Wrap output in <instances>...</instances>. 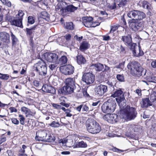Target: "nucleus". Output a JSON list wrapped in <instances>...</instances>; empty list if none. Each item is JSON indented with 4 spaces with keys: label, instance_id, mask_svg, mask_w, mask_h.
<instances>
[{
    "label": "nucleus",
    "instance_id": "f257e3e1",
    "mask_svg": "<svg viewBox=\"0 0 156 156\" xmlns=\"http://www.w3.org/2000/svg\"><path fill=\"white\" fill-rule=\"evenodd\" d=\"M65 85L58 90V93L62 95L71 94L74 92V90L78 85L76 83L75 79L74 78H69L65 81Z\"/></svg>",
    "mask_w": 156,
    "mask_h": 156
},
{
    "label": "nucleus",
    "instance_id": "f03ea898",
    "mask_svg": "<svg viewBox=\"0 0 156 156\" xmlns=\"http://www.w3.org/2000/svg\"><path fill=\"white\" fill-rule=\"evenodd\" d=\"M137 114L136 108L128 105L120 111L121 117L127 120L134 119L137 116Z\"/></svg>",
    "mask_w": 156,
    "mask_h": 156
},
{
    "label": "nucleus",
    "instance_id": "7ed1b4c3",
    "mask_svg": "<svg viewBox=\"0 0 156 156\" xmlns=\"http://www.w3.org/2000/svg\"><path fill=\"white\" fill-rule=\"evenodd\" d=\"M127 68L131 70L132 73L134 72V75H136L138 77L144 76L146 73V70L143 68L140 64L137 61H133L129 63Z\"/></svg>",
    "mask_w": 156,
    "mask_h": 156
},
{
    "label": "nucleus",
    "instance_id": "20e7f679",
    "mask_svg": "<svg viewBox=\"0 0 156 156\" xmlns=\"http://www.w3.org/2000/svg\"><path fill=\"white\" fill-rule=\"evenodd\" d=\"M86 126L88 131L93 134L99 133L101 130L99 124L94 119L87 120L86 121Z\"/></svg>",
    "mask_w": 156,
    "mask_h": 156
},
{
    "label": "nucleus",
    "instance_id": "39448f33",
    "mask_svg": "<svg viewBox=\"0 0 156 156\" xmlns=\"http://www.w3.org/2000/svg\"><path fill=\"white\" fill-rule=\"evenodd\" d=\"M116 106V103L115 101L109 100L104 103L101 109L103 113L108 114L114 112Z\"/></svg>",
    "mask_w": 156,
    "mask_h": 156
},
{
    "label": "nucleus",
    "instance_id": "423d86ee",
    "mask_svg": "<svg viewBox=\"0 0 156 156\" xmlns=\"http://www.w3.org/2000/svg\"><path fill=\"white\" fill-rule=\"evenodd\" d=\"M34 70L39 75L45 76L47 73L45 63L42 60L39 61L34 66Z\"/></svg>",
    "mask_w": 156,
    "mask_h": 156
},
{
    "label": "nucleus",
    "instance_id": "0eeeda50",
    "mask_svg": "<svg viewBox=\"0 0 156 156\" xmlns=\"http://www.w3.org/2000/svg\"><path fill=\"white\" fill-rule=\"evenodd\" d=\"M113 90V92L111 96L113 98L117 97L116 98V101L117 103L119 104H122V103H125V102L126 101L124 96L123 92L121 89H115Z\"/></svg>",
    "mask_w": 156,
    "mask_h": 156
},
{
    "label": "nucleus",
    "instance_id": "6e6552de",
    "mask_svg": "<svg viewBox=\"0 0 156 156\" xmlns=\"http://www.w3.org/2000/svg\"><path fill=\"white\" fill-rule=\"evenodd\" d=\"M132 29L136 31L138 30H141L144 27V23L143 21H138L132 20L129 25Z\"/></svg>",
    "mask_w": 156,
    "mask_h": 156
},
{
    "label": "nucleus",
    "instance_id": "1a4fd4ad",
    "mask_svg": "<svg viewBox=\"0 0 156 156\" xmlns=\"http://www.w3.org/2000/svg\"><path fill=\"white\" fill-rule=\"evenodd\" d=\"M82 80L87 85H90L94 81L95 76L91 73H85L83 75Z\"/></svg>",
    "mask_w": 156,
    "mask_h": 156
},
{
    "label": "nucleus",
    "instance_id": "9d476101",
    "mask_svg": "<svg viewBox=\"0 0 156 156\" xmlns=\"http://www.w3.org/2000/svg\"><path fill=\"white\" fill-rule=\"evenodd\" d=\"M95 95L97 97H101L104 95L108 91L107 86L100 84L96 86L95 89Z\"/></svg>",
    "mask_w": 156,
    "mask_h": 156
},
{
    "label": "nucleus",
    "instance_id": "9b49d317",
    "mask_svg": "<svg viewBox=\"0 0 156 156\" xmlns=\"http://www.w3.org/2000/svg\"><path fill=\"white\" fill-rule=\"evenodd\" d=\"M46 60L50 62L56 63L58 62V56L55 53H46L44 55Z\"/></svg>",
    "mask_w": 156,
    "mask_h": 156
},
{
    "label": "nucleus",
    "instance_id": "f8f14e48",
    "mask_svg": "<svg viewBox=\"0 0 156 156\" xmlns=\"http://www.w3.org/2000/svg\"><path fill=\"white\" fill-rule=\"evenodd\" d=\"M60 70L62 74L65 75H70L74 71V67L70 65L64 66L61 67Z\"/></svg>",
    "mask_w": 156,
    "mask_h": 156
},
{
    "label": "nucleus",
    "instance_id": "ddd939ff",
    "mask_svg": "<svg viewBox=\"0 0 156 156\" xmlns=\"http://www.w3.org/2000/svg\"><path fill=\"white\" fill-rule=\"evenodd\" d=\"M105 119L108 122L112 124L115 123L118 121V115L115 114L106 115Z\"/></svg>",
    "mask_w": 156,
    "mask_h": 156
},
{
    "label": "nucleus",
    "instance_id": "4468645a",
    "mask_svg": "<svg viewBox=\"0 0 156 156\" xmlns=\"http://www.w3.org/2000/svg\"><path fill=\"white\" fill-rule=\"evenodd\" d=\"M42 90L48 93L51 94H55V90L54 87L50 85L45 84L44 85L42 88Z\"/></svg>",
    "mask_w": 156,
    "mask_h": 156
},
{
    "label": "nucleus",
    "instance_id": "2eb2a0df",
    "mask_svg": "<svg viewBox=\"0 0 156 156\" xmlns=\"http://www.w3.org/2000/svg\"><path fill=\"white\" fill-rule=\"evenodd\" d=\"M1 40L3 42L8 43L10 42L9 34L5 32L0 33Z\"/></svg>",
    "mask_w": 156,
    "mask_h": 156
},
{
    "label": "nucleus",
    "instance_id": "dca6fc26",
    "mask_svg": "<svg viewBox=\"0 0 156 156\" xmlns=\"http://www.w3.org/2000/svg\"><path fill=\"white\" fill-rule=\"evenodd\" d=\"M132 53L134 57H137L142 56L144 54L140 44L138 45L136 49L132 52Z\"/></svg>",
    "mask_w": 156,
    "mask_h": 156
},
{
    "label": "nucleus",
    "instance_id": "f3484780",
    "mask_svg": "<svg viewBox=\"0 0 156 156\" xmlns=\"http://www.w3.org/2000/svg\"><path fill=\"white\" fill-rule=\"evenodd\" d=\"M121 40L126 46L130 45V43L132 42L131 37L129 34L122 36Z\"/></svg>",
    "mask_w": 156,
    "mask_h": 156
},
{
    "label": "nucleus",
    "instance_id": "a211bd4d",
    "mask_svg": "<svg viewBox=\"0 0 156 156\" xmlns=\"http://www.w3.org/2000/svg\"><path fill=\"white\" fill-rule=\"evenodd\" d=\"M151 106H152V103L149 98H144L142 99L141 106L142 108H147Z\"/></svg>",
    "mask_w": 156,
    "mask_h": 156
},
{
    "label": "nucleus",
    "instance_id": "6ab92c4d",
    "mask_svg": "<svg viewBox=\"0 0 156 156\" xmlns=\"http://www.w3.org/2000/svg\"><path fill=\"white\" fill-rule=\"evenodd\" d=\"M11 24L14 25L16 26L19 27L21 28H23L22 20H20L16 17L15 18H14L12 21H11Z\"/></svg>",
    "mask_w": 156,
    "mask_h": 156
},
{
    "label": "nucleus",
    "instance_id": "aec40b11",
    "mask_svg": "<svg viewBox=\"0 0 156 156\" xmlns=\"http://www.w3.org/2000/svg\"><path fill=\"white\" fill-rule=\"evenodd\" d=\"M73 148H85L87 147V143L83 141L82 140L80 142H76L74 143L73 146Z\"/></svg>",
    "mask_w": 156,
    "mask_h": 156
},
{
    "label": "nucleus",
    "instance_id": "412c9836",
    "mask_svg": "<svg viewBox=\"0 0 156 156\" xmlns=\"http://www.w3.org/2000/svg\"><path fill=\"white\" fill-rule=\"evenodd\" d=\"M78 8V7L74 6L73 5H67L65 9H63V11L65 12H73L76 10Z\"/></svg>",
    "mask_w": 156,
    "mask_h": 156
},
{
    "label": "nucleus",
    "instance_id": "4be33fe9",
    "mask_svg": "<svg viewBox=\"0 0 156 156\" xmlns=\"http://www.w3.org/2000/svg\"><path fill=\"white\" fill-rule=\"evenodd\" d=\"M40 140H43V141L48 142H53L55 140V137L53 136H52L50 134H48L46 136L41 137Z\"/></svg>",
    "mask_w": 156,
    "mask_h": 156
},
{
    "label": "nucleus",
    "instance_id": "5701e85b",
    "mask_svg": "<svg viewBox=\"0 0 156 156\" xmlns=\"http://www.w3.org/2000/svg\"><path fill=\"white\" fill-rule=\"evenodd\" d=\"M90 67L91 68L95 69L96 71L98 72L102 71L104 69L103 65L100 63H92Z\"/></svg>",
    "mask_w": 156,
    "mask_h": 156
},
{
    "label": "nucleus",
    "instance_id": "b1692460",
    "mask_svg": "<svg viewBox=\"0 0 156 156\" xmlns=\"http://www.w3.org/2000/svg\"><path fill=\"white\" fill-rule=\"evenodd\" d=\"M137 12H138V10H133L130 11L127 13V16L132 19V20H136L137 18Z\"/></svg>",
    "mask_w": 156,
    "mask_h": 156
},
{
    "label": "nucleus",
    "instance_id": "393cba45",
    "mask_svg": "<svg viewBox=\"0 0 156 156\" xmlns=\"http://www.w3.org/2000/svg\"><path fill=\"white\" fill-rule=\"evenodd\" d=\"M89 45V44L87 42L83 41L80 45V49L81 51H84L88 48Z\"/></svg>",
    "mask_w": 156,
    "mask_h": 156
},
{
    "label": "nucleus",
    "instance_id": "a878e982",
    "mask_svg": "<svg viewBox=\"0 0 156 156\" xmlns=\"http://www.w3.org/2000/svg\"><path fill=\"white\" fill-rule=\"evenodd\" d=\"M37 27V25L34 26L31 28H26L27 35V36H29L30 38L31 37H33V32L34 30H35L36 27Z\"/></svg>",
    "mask_w": 156,
    "mask_h": 156
},
{
    "label": "nucleus",
    "instance_id": "bb28decb",
    "mask_svg": "<svg viewBox=\"0 0 156 156\" xmlns=\"http://www.w3.org/2000/svg\"><path fill=\"white\" fill-rule=\"evenodd\" d=\"M77 61L79 65L84 64L86 62L85 58L81 55H78L76 57Z\"/></svg>",
    "mask_w": 156,
    "mask_h": 156
},
{
    "label": "nucleus",
    "instance_id": "cd10ccee",
    "mask_svg": "<svg viewBox=\"0 0 156 156\" xmlns=\"http://www.w3.org/2000/svg\"><path fill=\"white\" fill-rule=\"evenodd\" d=\"M137 18H136V20H143L146 17L145 14L143 12L140 10H138V12H137Z\"/></svg>",
    "mask_w": 156,
    "mask_h": 156
},
{
    "label": "nucleus",
    "instance_id": "c85d7f7f",
    "mask_svg": "<svg viewBox=\"0 0 156 156\" xmlns=\"http://www.w3.org/2000/svg\"><path fill=\"white\" fill-rule=\"evenodd\" d=\"M10 36L12 41V45L13 46L15 45L18 42V40L16 36L12 32H10Z\"/></svg>",
    "mask_w": 156,
    "mask_h": 156
},
{
    "label": "nucleus",
    "instance_id": "c756f323",
    "mask_svg": "<svg viewBox=\"0 0 156 156\" xmlns=\"http://www.w3.org/2000/svg\"><path fill=\"white\" fill-rule=\"evenodd\" d=\"M41 17L46 21H48L49 20V15L46 11H43L41 12Z\"/></svg>",
    "mask_w": 156,
    "mask_h": 156
},
{
    "label": "nucleus",
    "instance_id": "7c9ffc66",
    "mask_svg": "<svg viewBox=\"0 0 156 156\" xmlns=\"http://www.w3.org/2000/svg\"><path fill=\"white\" fill-rule=\"evenodd\" d=\"M46 130H43L41 131L40 132V135L39 136H38L36 135L35 137V139L38 141H43V140H40V137H41L44 136V137L46 136L47 133Z\"/></svg>",
    "mask_w": 156,
    "mask_h": 156
},
{
    "label": "nucleus",
    "instance_id": "2f4dec72",
    "mask_svg": "<svg viewBox=\"0 0 156 156\" xmlns=\"http://www.w3.org/2000/svg\"><path fill=\"white\" fill-rule=\"evenodd\" d=\"M127 46L129 47L132 52L135 51L137 47L136 44V43H133L132 42V43H130V45H128Z\"/></svg>",
    "mask_w": 156,
    "mask_h": 156
},
{
    "label": "nucleus",
    "instance_id": "473e14b6",
    "mask_svg": "<svg viewBox=\"0 0 156 156\" xmlns=\"http://www.w3.org/2000/svg\"><path fill=\"white\" fill-rule=\"evenodd\" d=\"M67 58L65 56H62L59 59V63L61 65H63L66 64L67 62Z\"/></svg>",
    "mask_w": 156,
    "mask_h": 156
},
{
    "label": "nucleus",
    "instance_id": "72a5a7b5",
    "mask_svg": "<svg viewBox=\"0 0 156 156\" xmlns=\"http://www.w3.org/2000/svg\"><path fill=\"white\" fill-rule=\"evenodd\" d=\"M150 4L147 1H144L142 2V6L145 9L149 10L150 9Z\"/></svg>",
    "mask_w": 156,
    "mask_h": 156
},
{
    "label": "nucleus",
    "instance_id": "f704fd0d",
    "mask_svg": "<svg viewBox=\"0 0 156 156\" xmlns=\"http://www.w3.org/2000/svg\"><path fill=\"white\" fill-rule=\"evenodd\" d=\"M49 125L52 127L58 128L60 126V124L58 122L53 121Z\"/></svg>",
    "mask_w": 156,
    "mask_h": 156
},
{
    "label": "nucleus",
    "instance_id": "c9c22d12",
    "mask_svg": "<svg viewBox=\"0 0 156 156\" xmlns=\"http://www.w3.org/2000/svg\"><path fill=\"white\" fill-rule=\"evenodd\" d=\"M152 75H147L145 78L146 80H142V81L146 83L147 85H149L148 82H150L152 80H151L152 76Z\"/></svg>",
    "mask_w": 156,
    "mask_h": 156
},
{
    "label": "nucleus",
    "instance_id": "e433bc0d",
    "mask_svg": "<svg viewBox=\"0 0 156 156\" xmlns=\"http://www.w3.org/2000/svg\"><path fill=\"white\" fill-rule=\"evenodd\" d=\"M66 28L69 30H73L74 28L73 24L72 22H67L66 23Z\"/></svg>",
    "mask_w": 156,
    "mask_h": 156
},
{
    "label": "nucleus",
    "instance_id": "4c0bfd02",
    "mask_svg": "<svg viewBox=\"0 0 156 156\" xmlns=\"http://www.w3.org/2000/svg\"><path fill=\"white\" fill-rule=\"evenodd\" d=\"M24 15V13L22 10H19V11L18 13L16 15V17L17 18H19L20 20H23V17Z\"/></svg>",
    "mask_w": 156,
    "mask_h": 156
},
{
    "label": "nucleus",
    "instance_id": "58836bf2",
    "mask_svg": "<svg viewBox=\"0 0 156 156\" xmlns=\"http://www.w3.org/2000/svg\"><path fill=\"white\" fill-rule=\"evenodd\" d=\"M129 0H122L120 2L118 5L119 7H122L125 6L129 2Z\"/></svg>",
    "mask_w": 156,
    "mask_h": 156
},
{
    "label": "nucleus",
    "instance_id": "ea45409f",
    "mask_svg": "<svg viewBox=\"0 0 156 156\" xmlns=\"http://www.w3.org/2000/svg\"><path fill=\"white\" fill-rule=\"evenodd\" d=\"M4 5L9 7H11L12 5L11 2L8 0H0Z\"/></svg>",
    "mask_w": 156,
    "mask_h": 156
},
{
    "label": "nucleus",
    "instance_id": "a19ab883",
    "mask_svg": "<svg viewBox=\"0 0 156 156\" xmlns=\"http://www.w3.org/2000/svg\"><path fill=\"white\" fill-rule=\"evenodd\" d=\"M124 63L121 62L118 65H116L114 69L117 68L118 69L119 71H121L123 69Z\"/></svg>",
    "mask_w": 156,
    "mask_h": 156
},
{
    "label": "nucleus",
    "instance_id": "79ce46f5",
    "mask_svg": "<svg viewBox=\"0 0 156 156\" xmlns=\"http://www.w3.org/2000/svg\"><path fill=\"white\" fill-rule=\"evenodd\" d=\"M119 27L118 25L111 26V30L110 33H113Z\"/></svg>",
    "mask_w": 156,
    "mask_h": 156
},
{
    "label": "nucleus",
    "instance_id": "37998d69",
    "mask_svg": "<svg viewBox=\"0 0 156 156\" xmlns=\"http://www.w3.org/2000/svg\"><path fill=\"white\" fill-rule=\"evenodd\" d=\"M28 22L29 23L32 24L35 22V18L32 16H29L28 17Z\"/></svg>",
    "mask_w": 156,
    "mask_h": 156
},
{
    "label": "nucleus",
    "instance_id": "c03bdc74",
    "mask_svg": "<svg viewBox=\"0 0 156 156\" xmlns=\"http://www.w3.org/2000/svg\"><path fill=\"white\" fill-rule=\"evenodd\" d=\"M107 84H108L111 89L113 90L115 89L114 87V85H115V83H113L112 81H108L107 82Z\"/></svg>",
    "mask_w": 156,
    "mask_h": 156
},
{
    "label": "nucleus",
    "instance_id": "a18cd8bd",
    "mask_svg": "<svg viewBox=\"0 0 156 156\" xmlns=\"http://www.w3.org/2000/svg\"><path fill=\"white\" fill-rule=\"evenodd\" d=\"M116 78L119 81L122 82L124 81V76L122 75L117 74L116 76Z\"/></svg>",
    "mask_w": 156,
    "mask_h": 156
},
{
    "label": "nucleus",
    "instance_id": "49530a36",
    "mask_svg": "<svg viewBox=\"0 0 156 156\" xmlns=\"http://www.w3.org/2000/svg\"><path fill=\"white\" fill-rule=\"evenodd\" d=\"M156 100V92H153L150 95V100L151 101Z\"/></svg>",
    "mask_w": 156,
    "mask_h": 156
},
{
    "label": "nucleus",
    "instance_id": "de8ad7c7",
    "mask_svg": "<svg viewBox=\"0 0 156 156\" xmlns=\"http://www.w3.org/2000/svg\"><path fill=\"white\" fill-rule=\"evenodd\" d=\"M83 20L91 23L93 20V18L91 17H84V18H83Z\"/></svg>",
    "mask_w": 156,
    "mask_h": 156
},
{
    "label": "nucleus",
    "instance_id": "09e8293b",
    "mask_svg": "<svg viewBox=\"0 0 156 156\" xmlns=\"http://www.w3.org/2000/svg\"><path fill=\"white\" fill-rule=\"evenodd\" d=\"M9 76L8 74H2V75L0 76V78L3 80H8Z\"/></svg>",
    "mask_w": 156,
    "mask_h": 156
},
{
    "label": "nucleus",
    "instance_id": "8fccbe9b",
    "mask_svg": "<svg viewBox=\"0 0 156 156\" xmlns=\"http://www.w3.org/2000/svg\"><path fill=\"white\" fill-rule=\"evenodd\" d=\"M35 114V113L32 112L29 109L26 114V116L27 117H30L31 116L34 115Z\"/></svg>",
    "mask_w": 156,
    "mask_h": 156
},
{
    "label": "nucleus",
    "instance_id": "3c124183",
    "mask_svg": "<svg viewBox=\"0 0 156 156\" xmlns=\"http://www.w3.org/2000/svg\"><path fill=\"white\" fill-rule=\"evenodd\" d=\"M19 117L20 118V123L23 125H24L25 118H24L23 115H20L19 116Z\"/></svg>",
    "mask_w": 156,
    "mask_h": 156
},
{
    "label": "nucleus",
    "instance_id": "603ef678",
    "mask_svg": "<svg viewBox=\"0 0 156 156\" xmlns=\"http://www.w3.org/2000/svg\"><path fill=\"white\" fill-rule=\"evenodd\" d=\"M5 19L6 21H8L10 22L11 23V22H12L11 21H12L13 20L12 17L9 15H7L5 17Z\"/></svg>",
    "mask_w": 156,
    "mask_h": 156
},
{
    "label": "nucleus",
    "instance_id": "864d4df0",
    "mask_svg": "<svg viewBox=\"0 0 156 156\" xmlns=\"http://www.w3.org/2000/svg\"><path fill=\"white\" fill-rule=\"evenodd\" d=\"M82 108L83 112H87L89 111V108L88 106L86 105H83Z\"/></svg>",
    "mask_w": 156,
    "mask_h": 156
},
{
    "label": "nucleus",
    "instance_id": "5fc2aeb1",
    "mask_svg": "<svg viewBox=\"0 0 156 156\" xmlns=\"http://www.w3.org/2000/svg\"><path fill=\"white\" fill-rule=\"evenodd\" d=\"M11 121L15 125H18L19 123V121L16 119L15 118H12Z\"/></svg>",
    "mask_w": 156,
    "mask_h": 156
},
{
    "label": "nucleus",
    "instance_id": "6e6d98bb",
    "mask_svg": "<svg viewBox=\"0 0 156 156\" xmlns=\"http://www.w3.org/2000/svg\"><path fill=\"white\" fill-rule=\"evenodd\" d=\"M83 23L84 25L86 27L88 28L90 27H91V23H90L88 22H86L83 20Z\"/></svg>",
    "mask_w": 156,
    "mask_h": 156
},
{
    "label": "nucleus",
    "instance_id": "4d7b16f0",
    "mask_svg": "<svg viewBox=\"0 0 156 156\" xmlns=\"http://www.w3.org/2000/svg\"><path fill=\"white\" fill-rule=\"evenodd\" d=\"M56 67V64H51L49 66L50 69L52 71L54 70Z\"/></svg>",
    "mask_w": 156,
    "mask_h": 156
},
{
    "label": "nucleus",
    "instance_id": "13d9d810",
    "mask_svg": "<svg viewBox=\"0 0 156 156\" xmlns=\"http://www.w3.org/2000/svg\"><path fill=\"white\" fill-rule=\"evenodd\" d=\"M29 109L28 108L25 107H23L21 108L22 111L24 112L25 114L27 112Z\"/></svg>",
    "mask_w": 156,
    "mask_h": 156
},
{
    "label": "nucleus",
    "instance_id": "bf43d9fd",
    "mask_svg": "<svg viewBox=\"0 0 156 156\" xmlns=\"http://www.w3.org/2000/svg\"><path fill=\"white\" fill-rule=\"evenodd\" d=\"M30 46H31L32 48L34 47V44L33 42V37H31L30 38Z\"/></svg>",
    "mask_w": 156,
    "mask_h": 156
},
{
    "label": "nucleus",
    "instance_id": "052dcab7",
    "mask_svg": "<svg viewBox=\"0 0 156 156\" xmlns=\"http://www.w3.org/2000/svg\"><path fill=\"white\" fill-rule=\"evenodd\" d=\"M151 65L153 68H156V59L153 60L151 62Z\"/></svg>",
    "mask_w": 156,
    "mask_h": 156
},
{
    "label": "nucleus",
    "instance_id": "680f3d73",
    "mask_svg": "<svg viewBox=\"0 0 156 156\" xmlns=\"http://www.w3.org/2000/svg\"><path fill=\"white\" fill-rule=\"evenodd\" d=\"M100 23L97 22H95L91 24V27H95L97 26H98L100 25Z\"/></svg>",
    "mask_w": 156,
    "mask_h": 156
},
{
    "label": "nucleus",
    "instance_id": "e2e57ef3",
    "mask_svg": "<svg viewBox=\"0 0 156 156\" xmlns=\"http://www.w3.org/2000/svg\"><path fill=\"white\" fill-rule=\"evenodd\" d=\"M64 37L67 41H68L71 39V36L70 34L66 35Z\"/></svg>",
    "mask_w": 156,
    "mask_h": 156
},
{
    "label": "nucleus",
    "instance_id": "0e129e2a",
    "mask_svg": "<svg viewBox=\"0 0 156 156\" xmlns=\"http://www.w3.org/2000/svg\"><path fill=\"white\" fill-rule=\"evenodd\" d=\"M74 38L75 39L79 41H80L83 38V36H81L80 37H79L77 35H75Z\"/></svg>",
    "mask_w": 156,
    "mask_h": 156
},
{
    "label": "nucleus",
    "instance_id": "69168bd1",
    "mask_svg": "<svg viewBox=\"0 0 156 156\" xmlns=\"http://www.w3.org/2000/svg\"><path fill=\"white\" fill-rule=\"evenodd\" d=\"M136 92L137 94L139 96H141L142 95L141 90L140 89H137L136 90Z\"/></svg>",
    "mask_w": 156,
    "mask_h": 156
},
{
    "label": "nucleus",
    "instance_id": "338daca9",
    "mask_svg": "<svg viewBox=\"0 0 156 156\" xmlns=\"http://www.w3.org/2000/svg\"><path fill=\"white\" fill-rule=\"evenodd\" d=\"M83 106V105L82 104L78 106L77 107H76V109L79 112H80L81 111V110Z\"/></svg>",
    "mask_w": 156,
    "mask_h": 156
},
{
    "label": "nucleus",
    "instance_id": "774afa93",
    "mask_svg": "<svg viewBox=\"0 0 156 156\" xmlns=\"http://www.w3.org/2000/svg\"><path fill=\"white\" fill-rule=\"evenodd\" d=\"M151 80L152 81H151L150 82H153L154 83H156V76H154L153 75L152 76Z\"/></svg>",
    "mask_w": 156,
    "mask_h": 156
}]
</instances>
